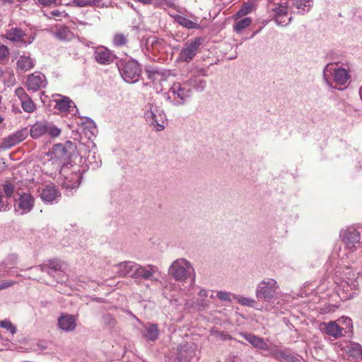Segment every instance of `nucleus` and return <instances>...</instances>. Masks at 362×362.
Returning <instances> with one entry per match:
<instances>
[{"instance_id": "obj_1", "label": "nucleus", "mask_w": 362, "mask_h": 362, "mask_svg": "<svg viewBox=\"0 0 362 362\" xmlns=\"http://www.w3.org/2000/svg\"><path fill=\"white\" fill-rule=\"evenodd\" d=\"M358 274L346 268L341 276L336 279L337 293L343 300L351 299L358 294Z\"/></svg>"}, {"instance_id": "obj_2", "label": "nucleus", "mask_w": 362, "mask_h": 362, "mask_svg": "<svg viewBox=\"0 0 362 362\" xmlns=\"http://www.w3.org/2000/svg\"><path fill=\"white\" fill-rule=\"evenodd\" d=\"M255 296L259 301L267 303L274 308L273 304L280 303V296L281 293L279 291V286L277 281L272 278H264L258 283L255 289Z\"/></svg>"}, {"instance_id": "obj_3", "label": "nucleus", "mask_w": 362, "mask_h": 362, "mask_svg": "<svg viewBox=\"0 0 362 362\" xmlns=\"http://www.w3.org/2000/svg\"><path fill=\"white\" fill-rule=\"evenodd\" d=\"M85 168L77 164H73L72 162L64 163L60 170V175L64 177L62 183L63 188L65 189L66 194L72 193L80 185L82 177V173Z\"/></svg>"}, {"instance_id": "obj_4", "label": "nucleus", "mask_w": 362, "mask_h": 362, "mask_svg": "<svg viewBox=\"0 0 362 362\" xmlns=\"http://www.w3.org/2000/svg\"><path fill=\"white\" fill-rule=\"evenodd\" d=\"M169 274L173 279L180 282L190 280V286H194L196 279V273L192 264L185 258H179L175 260L169 268Z\"/></svg>"}, {"instance_id": "obj_5", "label": "nucleus", "mask_w": 362, "mask_h": 362, "mask_svg": "<svg viewBox=\"0 0 362 362\" xmlns=\"http://www.w3.org/2000/svg\"><path fill=\"white\" fill-rule=\"evenodd\" d=\"M339 236L345 245V249L349 252L362 247V227L348 226L341 230Z\"/></svg>"}, {"instance_id": "obj_6", "label": "nucleus", "mask_w": 362, "mask_h": 362, "mask_svg": "<svg viewBox=\"0 0 362 362\" xmlns=\"http://www.w3.org/2000/svg\"><path fill=\"white\" fill-rule=\"evenodd\" d=\"M184 81L174 83L165 93V98L175 106L184 105L192 96L190 88Z\"/></svg>"}, {"instance_id": "obj_7", "label": "nucleus", "mask_w": 362, "mask_h": 362, "mask_svg": "<svg viewBox=\"0 0 362 362\" xmlns=\"http://www.w3.org/2000/svg\"><path fill=\"white\" fill-rule=\"evenodd\" d=\"M117 65L122 78L126 82L134 83L139 81L141 70L136 60H120Z\"/></svg>"}, {"instance_id": "obj_8", "label": "nucleus", "mask_w": 362, "mask_h": 362, "mask_svg": "<svg viewBox=\"0 0 362 362\" xmlns=\"http://www.w3.org/2000/svg\"><path fill=\"white\" fill-rule=\"evenodd\" d=\"M332 77L336 84L344 85L348 81L350 76L346 69L337 67V65L334 64H328L324 68L323 78L329 86H332Z\"/></svg>"}, {"instance_id": "obj_9", "label": "nucleus", "mask_w": 362, "mask_h": 362, "mask_svg": "<svg viewBox=\"0 0 362 362\" xmlns=\"http://www.w3.org/2000/svg\"><path fill=\"white\" fill-rule=\"evenodd\" d=\"M203 37H194L187 41L179 54V59L183 62H191L198 53L200 47L203 45Z\"/></svg>"}, {"instance_id": "obj_10", "label": "nucleus", "mask_w": 362, "mask_h": 362, "mask_svg": "<svg viewBox=\"0 0 362 362\" xmlns=\"http://www.w3.org/2000/svg\"><path fill=\"white\" fill-rule=\"evenodd\" d=\"M35 206V198L28 192L18 194L14 201V212L16 215L23 216L30 213Z\"/></svg>"}, {"instance_id": "obj_11", "label": "nucleus", "mask_w": 362, "mask_h": 362, "mask_svg": "<svg viewBox=\"0 0 362 362\" xmlns=\"http://www.w3.org/2000/svg\"><path fill=\"white\" fill-rule=\"evenodd\" d=\"M265 356H270L278 362H301L294 356L288 349H280L276 344H271L268 354Z\"/></svg>"}, {"instance_id": "obj_12", "label": "nucleus", "mask_w": 362, "mask_h": 362, "mask_svg": "<svg viewBox=\"0 0 362 362\" xmlns=\"http://www.w3.org/2000/svg\"><path fill=\"white\" fill-rule=\"evenodd\" d=\"M265 356H270L278 362H301L294 356L288 349H280L276 344H271L268 354Z\"/></svg>"}, {"instance_id": "obj_13", "label": "nucleus", "mask_w": 362, "mask_h": 362, "mask_svg": "<svg viewBox=\"0 0 362 362\" xmlns=\"http://www.w3.org/2000/svg\"><path fill=\"white\" fill-rule=\"evenodd\" d=\"M158 272V267L154 265L148 264L146 266H142L136 264L133 279L139 280L157 281L158 279L155 277V274Z\"/></svg>"}, {"instance_id": "obj_14", "label": "nucleus", "mask_w": 362, "mask_h": 362, "mask_svg": "<svg viewBox=\"0 0 362 362\" xmlns=\"http://www.w3.org/2000/svg\"><path fill=\"white\" fill-rule=\"evenodd\" d=\"M239 335L243 337L256 349L269 352L271 344H268V339L248 332H242L239 333Z\"/></svg>"}, {"instance_id": "obj_15", "label": "nucleus", "mask_w": 362, "mask_h": 362, "mask_svg": "<svg viewBox=\"0 0 362 362\" xmlns=\"http://www.w3.org/2000/svg\"><path fill=\"white\" fill-rule=\"evenodd\" d=\"M47 85L46 77L40 72H34L30 74L25 83V86L28 90L36 92L40 89L45 88Z\"/></svg>"}, {"instance_id": "obj_16", "label": "nucleus", "mask_w": 362, "mask_h": 362, "mask_svg": "<svg viewBox=\"0 0 362 362\" xmlns=\"http://www.w3.org/2000/svg\"><path fill=\"white\" fill-rule=\"evenodd\" d=\"M50 33L53 37L62 42H70L76 37L69 26L62 24L53 26Z\"/></svg>"}, {"instance_id": "obj_17", "label": "nucleus", "mask_w": 362, "mask_h": 362, "mask_svg": "<svg viewBox=\"0 0 362 362\" xmlns=\"http://www.w3.org/2000/svg\"><path fill=\"white\" fill-rule=\"evenodd\" d=\"M93 56L95 60L101 65H109L112 64L116 58L115 55L104 46L96 47L94 50Z\"/></svg>"}, {"instance_id": "obj_18", "label": "nucleus", "mask_w": 362, "mask_h": 362, "mask_svg": "<svg viewBox=\"0 0 362 362\" xmlns=\"http://www.w3.org/2000/svg\"><path fill=\"white\" fill-rule=\"evenodd\" d=\"M15 95L18 97L21 101V107L24 112L27 113H33L36 110V105L32 98L28 95L25 89L18 87L15 90Z\"/></svg>"}, {"instance_id": "obj_19", "label": "nucleus", "mask_w": 362, "mask_h": 362, "mask_svg": "<svg viewBox=\"0 0 362 362\" xmlns=\"http://www.w3.org/2000/svg\"><path fill=\"white\" fill-rule=\"evenodd\" d=\"M275 22L281 26L287 25L291 21V17L288 16V9L286 6L279 5L272 8Z\"/></svg>"}, {"instance_id": "obj_20", "label": "nucleus", "mask_w": 362, "mask_h": 362, "mask_svg": "<svg viewBox=\"0 0 362 362\" xmlns=\"http://www.w3.org/2000/svg\"><path fill=\"white\" fill-rule=\"evenodd\" d=\"M26 139V133L23 130L16 132L4 138L0 144V149L6 150L13 147Z\"/></svg>"}, {"instance_id": "obj_21", "label": "nucleus", "mask_w": 362, "mask_h": 362, "mask_svg": "<svg viewBox=\"0 0 362 362\" xmlns=\"http://www.w3.org/2000/svg\"><path fill=\"white\" fill-rule=\"evenodd\" d=\"M59 98L56 99V107L64 112L76 115L78 110L74 102L68 97L59 95Z\"/></svg>"}, {"instance_id": "obj_22", "label": "nucleus", "mask_w": 362, "mask_h": 362, "mask_svg": "<svg viewBox=\"0 0 362 362\" xmlns=\"http://www.w3.org/2000/svg\"><path fill=\"white\" fill-rule=\"evenodd\" d=\"M74 149L73 144L66 141L65 144H57L52 148V153L58 159H66L69 158L71 151Z\"/></svg>"}, {"instance_id": "obj_23", "label": "nucleus", "mask_w": 362, "mask_h": 362, "mask_svg": "<svg viewBox=\"0 0 362 362\" xmlns=\"http://www.w3.org/2000/svg\"><path fill=\"white\" fill-rule=\"evenodd\" d=\"M62 262L59 259H54L49 260L45 264H40L34 268L37 272H46L49 275L52 276L54 272H61L62 270Z\"/></svg>"}, {"instance_id": "obj_24", "label": "nucleus", "mask_w": 362, "mask_h": 362, "mask_svg": "<svg viewBox=\"0 0 362 362\" xmlns=\"http://www.w3.org/2000/svg\"><path fill=\"white\" fill-rule=\"evenodd\" d=\"M177 350V358L180 362L189 361L195 356V348L192 344H181Z\"/></svg>"}, {"instance_id": "obj_25", "label": "nucleus", "mask_w": 362, "mask_h": 362, "mask_svg": "<svg viewBox=\"0 0 362 362\" xmlns=\"http://www.w3.org/2000/svg\"><path fill=\"white\" fill-rule=\"evenodd\" d=\"M76 317L69 314H63L58 319L59 327L64 332H71L76 326Z\"/></svg>"}, {"instance_id": "obj_26", "label": "nucleus", "mask_w": 362, "mask_h": 362, "mask_svg": "<svg viewBox=\"0 0 362 362\" xmlns=\"http://www.w3.org/2000/svg\"><path fill=\"white\" fill-rule=\"evenodd\" d=\"M142 337L147 341H155L159 337L158 325L154 323H147L141 332Z\"/></svg>"}, {"instance_id": "obj_27", "label": "nucleus", "mask_w": 362, "mask_h": 362, "mask_svg": "<svg viewBox=\"0 0 362 362\" xmlns=\"http://www.w3.org/2000/svg\"><path fill=\"white\" fill-rule=\"evenodd\" d=\"M136 264L131 261L121 262L116 265L117 273L120 276H129L133 279Z\"/></svg>"}, {"instance_id": "obj_28", "label": "nucleus", "mask_w": 362, "mask_h": 362, "mask_svg": "<svg viewBox=\"0 0 362 362\" xmlns=\"http://www.w3.org/2000/svg\"><path fill=\"white\" fill-rule=\"evenodd\" d=\"M185 84L190 88L192 92L193 90L198 93L203 92L206 87V81L201 78L199 76H192L189 79L185 80Z\"/></svg>"}, {"instance_id": "obj_29", "label": "nucleus", "mask_w": 362, "mask_h": 362, "mask_svg": "<svg viewBox=\"0 0 362 362\" xmlns=\"http://www.w3.org/2000/svg\"><path fill=\"white\" fill-rule=\"evenodd\" d=\"M40 197L43 202L52 203L54 201L59 199L60 197V192L56 186L47 185L42 189Z\"/></svg>"}, {"instance_id": "obj_30", "label": "nucleus", "mask_w": 362, "mask_h": 362, "mask_svg": "<svg viewBox=\"0 0 362 362\" xmlns=\"http://www.w3.org/2000/svg\"><path fill=\"white\" fill-rule=\"evenodd\" d=\"M35 62L30 54H23L17 60V70L21 73L26 72L34 67Z\"/></svg>"}, {"instance_id": "obj_31", "label": "nucleus", "mask_w": 362, "mask_h": 362, "mask_svg": "<svg viewBox=\"0 0 362 362\" xmlns=\"http://www.w3.org/2000/svg\"><path fill=\"white\" fill-rule=\"evenodd\" d=\"M323 331L327 334L334 337L335 339L343 335L342 328H341V325H339L336 322H329L327 323H324Z\"/></svg>"}, {"instance_id": "obj_32", "label": "nucleus", "mask_w": 362, "mask_h": 362, "mask_svg": "<svg viewBox=\"0 0 362 362\" xmlns=\"http://www.w3.org/2000/svg\"><path fill=\"white\" fill-rule=\"evenodd\" d=\"M24 32L18 28H11L6 31V39L13 42H24Z\"/></svg>"}, {"instance_id": "obj_33", "label": "nucleus", "mask_w": 362, "mask_h": 362, "mask_svg": "<svg viewBox=\"0 0 362 362\" xmlns=\"http://www.w3.org/2000/svg\"><path fill=\"white\" fill-rule=\"evenodd\" d=\"M45 120L37 121L30 127V136L34 139H37L42 136H45Z\"/></svg>"}, {"instance_id": "obj_34", "label": "nucleus", "mask_w": 362, "mask_h": 362, "mask_svg": "<svg viewBox=\"0 0 362 362\" xmlns=\"http://www.w3.org/2000/svg\"><path fill=\"white\" fill-rule=\"evenodd\" d=\"M174 20L184 28L187 29H199L200 25L197 22L192 21L185 16L175 14L171 16Z\"/></svg>"}, {"instance_id": "obj_35", "label": "nucleus", "mask_w": 362, "mask_h": 362, "mask_svg": "<svg viewBox=\"0 0 362 362\" xmlns=\"http://www.w3.org/2000/svg\"><path fill=\"white\" fill-rule=\"evenodd\" d=\"M148 78L153 83L160 82L165 80L163 71L156 67H147L146 69Z\"/></svg>"}, {"instance_id": "obj_36", "label": "nucleus", "mask_w": 362, "mask_h": 362, "mask_svg": "<svg viewBox=\"0 0 362 362\" xmlns=\"http://www.w3.org/2000/svg\"><path fill=\"white\" fill-rule=\"evenodd\" d=\"M159 113H161V111L159 110L156 105L148 103L145 106L144 117L148 124H150Z\"/></svg>"}, {"instance_id": "obj_37", "label": "nucleus", "mask_w": 362, "mask_h": 362, "mask_svg": "<svg viewBox=\"0 0 362 362\" xmlns=\"http://www.w3.org/2000/svg\"><path fill=\"white\" fill-rule=\"evenodd\" d=\"M159 113H161V111L159 110L156 105L148 103L145 106L144 117L148 124H150Z\"/></svg>"}, {"instance_id": "obj_38", "label": "nucleus", "mask_w": 362, "mask_h": 362, "mask_svg": "<svg viewBox=\"0 0 362 362\" xmlns=\"http://www.w3.org/2000/svg\"><path fill=\"white\" fill-rule=\"evenodd\" d=\"M297 12L303 14L308 12L312 6V0H290Z\"/></svg>"}, {"instance_id": "obj_39", "label": "nucleus", "mask_w": 362, "mask_h": 362, "mask_svg": "<svg viewBox=\"0 0 362 362\" xmlns=\"http://www.w3.org/2000/svg\"><path fill=\"white\" fill-rule=\"evenodd\" d=\"M17 262L18 256L15 254H10L0 262V270L8 272L7 269L13 268L17 264Z\"/></svg>"}, {"instance_id": "obj_40", "label": "nucleus", "mask_w": 362, "mask_h": 362, "mask_svg": "<svg viewBox=\"0 0 362 362\" xmlns=\"http://www.w3.org/2000/svg\"><path fill=\"white\" fill-rule=\"evenodd\" d=\"M45 136H47L51 138L58 137L62 132L61 129L57 127L52 122H47L45 120Z\"/></svg>"}, {"instance_id": "obj_41", "label": "nucleus", "mask_w": 362, "mask_h": 362, "mask_svg": "<svg viewBox=\"0 0 362 362\" xmlns=\"http://www.w3.org/2000/svg\"><path fill=\"white\" fill-rule=\"evenodd\" d=\"M351 356L356 359L362 358V346L356 342H351L346 346Z\"/></svg>"}, {"instance_id": "obj_42", "label": "nucleus", "mask_w": 362, "mask_h": 362, "mask_svg": "<svg viewBox=\"0 0 362 362\" xmlns=\"http://www.w3.org/2000/svg\"><path fill=\"white\" fill-rule=\"evenodd\" d=\"M86 160L88 164V168L93 170L98 168L102 164V161L99 156H96L95 153L89 152L88 155L86 158Z\"/></svg>"}, {"instance_id": "obj_43", "label": "nucleus", "mask_w": 362, "mask_h": 362, "mask_svg": "<svg viewBox=\"0 0 362 362\" xmlns=\"http://www.w3.org/2000/svg\"><path fill=\"white\" fill-rule=\"evenodd\" d=\"M210 301L206 299H197L192 302L191 307L197 311H204L209 309Z\"/></svg>"}, {"instance_id": "obj_44", "label": "nucleus", "mask_w": 362, "mask_h": 362, "mask_svg": "<svg viewBox=\"0 0 362 362\" xmlns=\"http://www.w3.org/2000/svg\"><path fill=\"white\" fill-rule=\"evenodd\" d=\"M127 36L120 33L115 34L112 39L113 45L115 47H119L124 46L125 45H127Z\"/></svg>"}, {"instance_id": "obj_45", "label": "nucleus", "mask_w": 362, "mask_h": 362, "mask_svg": "<svg viewBox=\"0 0 362 362\" xmlns=\"http://www.w3.org/2000/svg\"><path fill=\"white\" fill-rule=\"evenodd\" d=\"M251 18L247 17L238 21L234 25V30L237 33H240L243 30L247 28L251 24Z\"/></svg>"}, {"instance_id": "obj_46", "label": "nucleus", "mask_w": 362, "mask_h": 362, "mask_svg": "<svg viewBox=\"0 0 362 362\" xmlns=\"http://www.w3.org/2000/svg\"><path fill=\"white\" fill-rule=\"evenodd\" d=\"M338 324L339 325H341V328H342V331L344 330L345 332H349L353 327L351 319L345 316L338 320Z\"/></svg>"}, {"instance_id": "obj_47", "label": "nucleus", "mask_w": 362, "mask_h": 362, "mask_svg": "<svg viewBox=\"0 0 362 362\" xmlns=\"http://www.w3.org/2000/svg\"><path fill=\"white\" fill-rule=\"evenodd\" d=\"M233 299L236 300L240 305L250 308H253L255 304L254 299L247 297L235 295L233 296Z\"/></svg>"}, {"instance_id": "obj_48", "label": "nucleus", "mask_w": 362, "mask_h": 362, "mask_svg": "<svg viewBox=\"0 0 362 362\" xmlns=\"http://www.w3.org/2000/svg\"><path fill=\"white\" fill-rule=\"evenodd\" d=\"M165 115L161 112L150 123L151 125L155 127L157 131H161L164 129Z\"/></svg>"}, {"instance_id": "obj_49", "label": "nucleus", "mask_w": 362, "mask_h": 362, "mask_svg": "<svg viewBox=\"0 0 362 362\" xmlns=\"http://www.w3.org/2000/svg\"><path fill=\"white\" fill-rule=\"evenodd\" d=\"M163 43L164 42L162 39H159L156 37H151L146 41L147 46L151 45L153 49H156L157 50L163 47Z\"/></svg>"}, {"instance_id": "obj_50", "label": "nucleus", "mask_w": 362, "mask_h": 362, "mask_svg": "<svg viewBox=\"0 0 362 362\" xmlns=\"http://www.w3.org/2000/svg\"><path fill=\"white\" fill-rule=\"evenodd\" d=\"M210 334L223 341L230 340L233 339L232 337H230L229 334H226L224 332H221L216 328L211 329Z\"/></svg>"}, {"instance_id": "obj_51", "label": "nucleus", "mask_w": 362, "mask_h": 362, "mask_svg": "<svg viewBox=\"0 0 362 362\" xmlns=\"http://www.w3.org/2000/svg\"><path fill=\"white\" fill-rule=\"evenodd\" d=\"M234 296L235 294L223 291H218L216 293V297L222 302H230Z\"/></svg>"}, {"instance_id": "obj_52", "label": "nucleus", "mask_w": 362, "mask_h": 362, "mask_svg": "<svg viewBox=\"0 0 362 362\" xmlns=\"http://www.w3.org/2000/svg\"><path fill=\"white\" fill-rule=\"evenodd\" d=\"M0 327L1 328L6 329L12 334H14L16 332V327L8 320H1L0 322Z\"/></svg>"}, {"instance_id": "obj_53", "label": "nucleus", "mask_w": 362, "mask_h": 362, "mask_svg": "<svg viewBox=\"0 0 362 362\" xmlns=\"http://www.w3.org/2000/svg\"><path fill=\"white\" fill-rule=\"evenodd\" d=\"M100 0H74L73 3L79 7L94 6L98 4Z\"/></svg>"}, {"instance_id": "obj_54", "label": "nucleus", "mask_w": 362, "mask_h": 362, "mask_svg": "<svg viewBox=\"0 0 362 362\" xmlns=\"http://www.w3.org/2000/svg\"><path fill=\"white\" fill-rule=\"evenodd\" d=\"M102 319L103 322L109 326H114L116 323L115 317L109 313L103 315Z\"/></svg>"}, {"instance_id": "obj_55", "label": "nucleus", "mask_w": 362, "mask_h": 362, "mask_svg": "<svg viewBox=\"0 0 362 362\" xmlns=\"http://www.w3.org/2000/svg\"><path fill=\"white\" fill-rule=\"evenodd\" d=\"M156 4L160 7L173 8L175 6L174 0H155Z\"/></svg>"}, {"instance_id": "obj_56", "label": "nucleus", "mask_w": 362, "mask_h": 362, "mask_svg": "<svg viewBox=\"0 0 362 362\" xmlns=\"http://www.w3.org/2000/svg\"><path fill=\"white\" fill-rule=\"evenodd\" d=\"M3 189L6 197L10 198L12 197L14 192V187L12 185L5 184L3 186Z\"/></svg>"}, {"instance_id": "obj_57", "label": "nucleus", "mask_w": 362, "mask_h": 362, "mask_svg": "<svg viewBox=\"0 0 362 362\" xmlns=\"http://www.w3.org/2000/svg\"><path fill=\"white\" fill-rule=\"evenodd\" d=\"M66 16L67 14L64 11H61L59 9H53L49 12V15L47 16L49 18H62Z\"/></svg>"}, {"instance_id": "obj_58", "label": "nucleus", "mask_w": 362, "mask_h": 362, "mask_svg": "<svg viewBox=\"0 0 362 362\" xmlns=\"http://www.w3.org/2000/svg\"><path fill=\"white\" fill-rule=\"evenodd\" d=\"M16 282L13 280H7L0 284V291L15 285Z\"/></svg>"}, {"instance_id": "obj_59", "label": "nucleus", "mask_w": 362, "mask_h": 362, "mask_svg": "<svg viewBox=\"0 0 362 362\" xmlns=\"http://www.w3.org/2000/svg\"><path fill=\"white\" fill-rule=\"evenodd\" d=\"M8 54V49L5 45L0 46V59L6 58Z\"/></svg>"}, {"instance_id": "obj_60", "label": "nucleus", "mask_w": 362, "mask_h": 362, "mask_svg": "<svg viewBox=\"0 0 362 362\" xmlns=\"http://www.w3.org/2000/svg\"><path fill=\"white\" fill-rule=\"evenodd\" d=\"M341 250V245L336 244L333 248V256L336 255L339 258H344V256H346V254H344L343 255H341L339 254V252Z\"/></svg>"}, {"instance_id": "obj_61", "label": "nucleus", "mask_w": 362, "mask_h": 362, "mask_svg": "<svg viewBox=\"0 0 362 362\" xmlns=\"http://www.w3.org/2000/svg\"><path fill=\"white\" fill-rule=\"evenodd\" d=\"M7 204L6 202H4L3 199V195L0 193V212L7 211Z\"/></svg>"}, {"instance_id": "obj_62", "label": "nucleus", "mask_w": 362, "mask_h": 362, "mask_svg": "<svg viewBox=\"0 0 362 362\" xmlns=\"http://www.w3.org/2000/svg\"><path fill=\"white\" fill-rule=\"evenodd\" d=\"M39 3L44 6H50L52 4H56L57 0H38Z\"/></svg>"}, {"instance_id": "obj_63", "label": "nucleus", "mask_w": 362, "mask_h": 362, "mask_svg": "<svg viewBox=\"0 0 362 362\" xmlns=\"http://www.w3.org/2000/svg\"><path fill=\"white\" fill-rule=\"evenodd\" d=\"M86 124L88 125L90 128H93V129H96V124L95 122L90 119V117H86Z\"/></svg>"}, {"instance_id": "obj_64", "label": "nucleus", "mask_w": 362, "mask_h": 362, "mask_svg": "<svg viewBox=\"0 0 362 362\" xmlns=\"http://www.w3.org/2000/svg\"><path fill=\"white\" fill-rule=\"evenodd\" d=\"M200 299H205L208 296V291L206 289H201L198 293Z\"/></svg>"}]
</instances>
